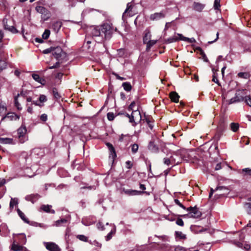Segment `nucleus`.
Returning a JSON list of instances; mask_svg holds the SVG:
<instances>
[{
    "label": "nucleus",
    "instance_id": "f257e3e1",
    "mask_svg": "<svg viewBox=\"0 0 251 251\" xmlns=\"http://www.w3.org/2000/svg\"><path fill=\"white\" fill-rule=\"evenodd\" d=\"M101 34H103L105 39L111 38L114 31H117V28L114 27L112 24L110 23H105L100 26Z\"/></svg>",
    "mask_w": 251,
    "mask_h": 251
},
{
    "label": "nucleus",
    "instance_id": "f03ea898",
    "mask_svg": "<svg viewBox=\"0 0 251 251\" xmlns=\"http://www.w3.org/2000/svg\"><path fill=\"white\" fill-rule=\"evenodd\" d=\"M27 129L25 124H22L17 130V138L19 143L23 144L28 140L26 135Z\"/></svg>",
    "mask_w": 251,
    "mask_h": 251
},
{
    "label": "nucleus",
    "instance_id": "7ed1b4c3",
    "mask_svg": "<svg viewBox=\"0 0 251 251\" xmlns=\"http://www.w3.org/2000/svg\"><path fill=\"white\" fill-rule=\"evenodd\" d=\"M186 210L189 211L187 216L190 218H200L202 215L201 212L196 207H189L186 209Z\"/></svg>",
    "mask_w": 251,
    "mask_h": 251
},
{
    "label": "nucleus",
    "instance_id": "20e7f679",
    "mask_svg": "<svg viewBox=\"0 0 251 251\" xmlns=\"http://www.w3.org/2000/svg\"><path fill=\"white\" fill-rule=\"evenodd\" d=\"M141 119L142 117L140 112L138 109H136L135 110H133V111L132 112L130 117L129 122L133 123V126H135L137 124L138 122H139Z\"/></svg>",
    "mask_w": 251,
    "mask_h": 251
},
{
    "label": "nucleus",
    "instance_id": "39448f33",
    "mask_svg": "<svg viewBox=\"0 0 251 251\" xmlns=\"http://www.w3.org/2000/svg\"><path fill=\"white\" fill-rule=\"evenodd\" d=\"M52 55L57 60H60L66 56V53L63 51L62 49L59 47L53 48Z\"/></svg>",
    "mask_w": 251,
    "mask_h": 251
},
{
    "label": "nucleus",
    "instance_id": "423d86ee",
    "mask_svg": "<svg viewBox=\"0 0 251 251\" xmlns=\"http://www.w3.org/2000/svg\"><path fill=\"white\" fill-rule=\"evenodd\" d=\"M46 248L49 251H60V249L57 245L53 242H46L43 243Z\"/></svg>",
    "mask_w": 251,
    "mask_h": 251
},
{
    "label": "nucleus",
    "instance_id": "0eeeda50",
    "mask_svg": "<svg viewBox=\"0 0 251 251\" xmlns=\"http://www.w3.org/2000/svg\"><path fill=\"white\" fill-rule=\"evenodd\" d=\"M164 163L167 165L171 164L177 165L181 162V159H176L174 156H171L169 158H164L163 159Z\"/></svg>",
    "mask_w": 251,
    "mask_h": 251
},
{
    "label": "nucleus",
    "instance_id": "6e6552de",
    "mask_svg": "<svg viewBox=\"0 0 251 251\" xmlns=\"http://www.w3.org/2000/svg\"><path fill=\"white\" fill-rule=\"evenodd\" d=\"M11 250L12 251H25L26 248L20 245L18 242L14 240L10 247Z\"/></svg>",
    "mask_w": 251,
    "mask_h": 251
},
{
    "label": "nucleus",
    "instance_id": "1a4fd4ad",
    "mask_svg": "<svg viewBox=\"0 0 251 251\" xmlns=\"http://www.w3.org/2000/svg\"><path fill=\"white\" fill-rule=\"evenodd\" d=\"M165 17V14L163 12H156L150 15V18L152 21H157Z\"/></svg>",
    "mask_w": 251,
    "mask_h": 251
},
{
    "label": "nucleus",
    "instance_id": "9d476101",
    "mask_svg": "<svg viewBox=\"0 0 251 251\" xmlns=\"http://www.w3.org/2000/svg\"><path fill=\"white\" fill-rule=\"evenodd\" d=\"M106 145L107 146L109 150V157H111L112 159H115L116 157V153L115 149L113 147V145L110 143H106Z\"/></svg>",
    "mask_w": 251,
    "mask_h": 251
},
{
    "label": "nucleus",
    "instance_id": "9b49d317",
    "mask_svg": "<svg viewBox=\"0 0 251 251\" xmlns=\"http://www.w3.org/2000/svg\"><path fill=\"white\" fill-rule=\"evenodd\" d=\"M123 192L124 193L127 195L128 196H136V195H140L142 194H143L144 192L138 191V190H132V189H123Z\"/></svg>",
    "mask_w": 251,
    "mask_h": 251
},
{
    "label": "nucleus",
    "instance_id": "f8f14e48",
    "mask_svg": "<svg viewBox=\"0 0 251 251\" xmlns=\"http://www.w3.org/2000/svg\"><path fill=\"white\" fill-rule=\"evenodd\" d=\"M40 198V196L38 194H31L29 195H27L25 199L27 201H30L32 203H34L36 202L39 198Z\"/></svg>",
    "mask_w": 251,
    "mask_h": 251
},
{
    "label": "nucleus",
    "instance_id": "ddd939ff",
    "mask_svg": "<svg viewBox=\"0 0 251 251\" xmlns=\"http://www.w3.org/2000/svg\"><path fill=\"white\" fill-rule=\"evenodd\" d=\"M20 117V115H17L14 112H9L6 114L4 118L8 119L10 121H17L19 120Z\"/></svg>",
    "mask_w": 251,
    "mask_h": 251
},
{
    "label": "nucleus",
    "instance_id": "4468645a",
    "mask_svg": "<svg viewBox=\"0 0 251 251\" xmlns=\"http://www.w3.org/2000/svg\"><path fill=\"white\" fill-rule=\"evenodd\" d=\"M91 34L93 37H102L100 28L99 27H94L91 28Z\"/></svg>",
    "mask_w": 251,
    "mask_h": 251
},
{
    "label": "nucleus",
    "instance_id": "2eb2a0df",
    "mask_svg": "<svg viewBox=\"0 0 251 251\" xmlns=\"http://www.w3.org/2000/svg\"><path fill=\"white\" fill-rule=\"evenodd\" d=\"M51 207H52V206L51 205L43 204L41 206L40 209H41V210H42L46 212H47V213L50 212L51 213L54 214L55 213V211L54 210L51 209Z\"/></svg>",
    "mask_w": 251,
    "mask_h": 251
},
{
    "label": "nucleus",
    "instance_id": "dca6fc26",
    "mask_svg": "<svg viewBox=\"0 0 251 251\" xmlns=\"http://www.w3.org/2000/svg\"><path fill=\"white\" fill-rule=\"evenodd\" d=\"M180 40L179 36L177 35V33L175 34L172 37H169L165 40V43L166 44H170L174 42H177Z\"/></svg>",
    "mask_w": 251,
    "mask_h": 251
},
{
    "label": "nucleus",
    "instance_id": "f3484780",
    "mask_svg": "<svg viewBox=\"0 0 251 251\" xmlns=\"http://www.w3.org/2000/svg\"><path fill=\"white\" fill-rule=\"evenodd\" d=\"M4 28L13 34L17 33L19 32L18 30L15 27V26L13 25H9L7 23H4Z\"/></svg>",
    "mask_w": 251,
    "mask_h": 251
},
{
    "label": "nucleus",
    "instance_id": "a211bd4d",
    "mask_svg": "<svg viewBox=\"0 0 251 251\" xmlns=\"http://www.w3.org/2000/svg\"><path fill=\"white\" fill-rule=\"evenodd\" d=\"M32 78L37 82L41 84L42 85H44L46 83L45 80L41 78L39 75L37 74H32Z\"/></svg>",
    "mask_w": 251,
    "mask_h": 251
},
{
    "label": "nucleus",
    "instance_id": "6ab92c4d",
    "mask_svg": "<svg viewBox=\"0 0 251 251\" xmlns=\"http://www.w3.org/2000/svg\"><path fill=\"white\" fill-rule=\"evenodd\" d=\"M177 35L179 36V39L181 41H184L190 43H193L196 42V40L194 38H188L184 37L182 34L177 33Z\"/></svg>",
    "mask_w": 251,
    "mask_h": 251
},
{
    "label": "nucleus",
    "instance_id": "aec40b11",
    "mask_svg": "<svg viewBox=\"0 0 251 251\" xmlns=\"http://www.w3.org/2000/svg\"><path fill=\"white\" fill-rule=\"evenodd\" d=\"M62 26V23L60 21H56L52 24L51 28L55 32H58Z\"/></svg>",
    "mask_w": 251,
    "mask_h": 251
},
{
    "label": "nucleus",
    "instance_id": "412c9836",
    "mask_svg": "<svg viewBox=\"0 0 251 251\" xmlns=\"http://www.w3.org/2000/svg\"><path fill=\"white\" fill-rule=\"evenodd\" d=\"M204 7V5L199 2H194L193 4L194 9L198 12L201 11Z\"/></svg>",
    "mask_w": 251,
    "mask_h": 251
},
{
    "label": "nucleus",
    "instance_id": "4be33fe9",
    "mask_svg": "<svg viewBox=\"0 0 251 251\" xmlns=\"http://www.w3.org/2000/svg\"><path fill=\"white\" fill-rule=\"evenodd\" d=\"M170 98L173 101L177 102L179 100V96L176 92H172L170 94Z\"/></svg>",
    "mask_w": 251,
    "mask_h": 251
},
{
    "label": "nucleus",
    "instance_id": "5701e85b",
    "mask_svg": "<svg viewBox=\"0 0 251 251\" xmlns=\"http://www.w3.org/2000/svg\"><path fill=\"white\" fill-rule=\"evenodd\" d=\"M13 139L9 138L0 137V144H12Z\"/></svg>",
    "mask_w": 251,
    "mask_h": 251
},
{
    "label": "nucleus",
    "instance_id": "b1692460",
    "mask_svg": "<svg viewBox=\"0 0 251 251\" xmlns=\"http://www.w3.org/2000/svg\"><path fill=\"white\" fill-rule=\"evenodd\" d=\"M17 212L18 213L19 216L20 217V218L26 223L29 224V221L28 219L26 217L25 214L22 212L20 209L17 210Z\"/></svg>",
    "mask_w": 251,
    "mask_h": 251
},
{
    "label": "nucleus",
    "instance_id": "393cba45",
    "mask_svg": "<svg viewBox=\"0 0 251 251\" xmlns=\"http://www.w3.org/2000/svg\"><path fill=\"white\" fill-rule=\"evenodd\" d=\"M67 220L65 219H61L55 222L53 226H61L64 224H67Z\"/></svg>",
    "mask_w": 251,
    "mask_h": 251
},
{
    "label": "nucleus",
    "instance_id": "a878e982",
    "mask_svg": "<svg viewBox=\"0 0 251 251\" xmlns=\"http://www.w3.org/2000/svg\"><path fill=\"white\" fill-rule=\"evenodd\" d=\"M18 204V200L17 198H11L10 201L9 207L11 210L14 208L15 206L17 205Z\"/></svg>",
    "mask_w": 251,
    "mask_h": 251
},
{
    "label": "nucleus",
    "instance_id": "bb28decb",
    "mask_svg": "<svg viewBox=\"0 0 251 251\" xmlns=\"http://www.w3.org/2000/svg\"><path fill=\"white\" fill-rule=\"evenodd\" d=\"M20 96V94H17L16 96L14 98V105L16 107L18 110H21L22 109V107L21 104L19 103L18 101V97Z\"/></svg>",
    "mask_w": 251,
    "mask_h": 251
},
{
    "label": "nucleus",
    "instance_id": "cd10ccee",
    "mask_svg": "<svg viewBox=\"0 0 251 251\" xmlns=\"http://www.w3.org/2000/svg\"><path fill=\"white\" fill-rule=\"evenodd\" d=\"M116 232V226H114L113 228L111 230L110 232L107 234V235L106 236L105 239L106 241H109L110 240L112 236Z\"/></svg>",
    "mask_w": 251,
    "mask_h": 251
},
{
    "label": "nucleus",
    "instance_id": "c85d7f7f",
    "mask_svg": "<svg viewBox=\"0 0 251 251\" xmlns=\"http://www.w3.org/2000/svg\"><path fill=\"white\" fill-rule=\"evenodd\" d=\"M157 40H151V39L148 41L145 44H147V50H149L151 48L157 43Z\"/></svg>",
    "mask_w": 251,
    "mask_h": 251
},
{
    "label": "nucleus",
    "instance_id": "c756f323",
    "mask_svg": "<svg viewBox=\"0 0 251 251\" xmlns=\"http://www.w3.org/2000/svg\"><path fill=\"white\" fill-rule=\"evenodd\" d=\"M148 148L149 150L153 152H156L158 151V148L157 146L151 141L149 143Z\"/></svg>",
    "mask_w": 251,
    "mask_h": 251
},
{
    "label": "nucleus",
    "instance_id": "7c9ffc66",
    "mask_svg": "<svg viewBox=\"0 0 251 251\" xmlns=\"http://www.w3.org/2000/svg\"><path fill=\"white\" fill-rule=\"evenodd\" d=\"M122 86L123 87L124 90L127 92H129L131 90V85L128 82H124L122 84Z\"/></svg>",
    "mask_w": 251,
    "mask_h": 251
},
{
    "label": "nucleus",
    "instance_id": "2f4dec72",
    "mask_svg": "<svg viewBox=\"0 0 251 251\" xmlns=\"http://www.w3.org/2000/svg\"><path fill=\"white\" fill-rule=\"evenodd\" d=\"M36 11L41 14H43L44 13H45L47 12V9L45 8L43 6H38L36 7Z\"/></svg>",
    "mask_w": 251,
    "mask_h": 251
},
{
    "label": "nucleus",
    "instance_id": "473e14b6",
    "mask_svg": "<svg viewBox=\"0 0 251 251\" xmlns=\"http://www.w3.org/2000/svg\"><path fill=\"white\" fill-rule=\"evenodd\" d=\"M239 124L237 123H232L230 124V128L233 132H236L239 128Z\"/></svg>",
    "mask_w": 251,
    "mask_h": 251
},
{
    "label": "nucleus",
    "instance_id": "72a5a7b5",
    "mask_svg": "<svg viewBox=\"0 0 251 251\" xmlns=\"http://www.w3.org/2000/svg\"><path fill=\"white\" fill-rule=\"evenodd\" d=\"M48 99L47 97L44 95H40L39 97V102L41 104H44V102L47 101Z\"/></svg>",
    "mask_w": 251,
    "mask_h": 251
},
{
    "label": "nucleus",
    "instance_id": "f704fd0d",
    "mask_svg": "<svg viewBox=\"0 0 251 251\" xmlns=\"http://www.w3.org/2000/svg\"><path fill=\"white\" fill-rule=\"evenodd\" d=\"M151 34L150 31L147 32L143 38V42L144 43H146L151 39Z\"/></svg>",
    "mask_w": 251,
    "mask_h": 251
},
{
    "label": "nucleus",
    "instance_id": "c9c22d12",
    "mask_svg": "<svg viewBox=\"0 0 251 251\" xmlns=\"http://www.w3.org/2000/svg\"><path fill=\"white\" fill-rule=\"evenodd\" d=\"M7 64L4 60H0V72L6 68Z\"/></svg>",
    "mask_w": 251,
    "mask_h": 251
},
{
    "label": "nucleus",
    "instance_id": "e433bc0d",
    "mask_svg": "<svg viewBox=\"0 0 251 251\" xmlns=\"http://www.w3.org/2000/svg\"><path fill=\"white\" fill-rule=\"evenodd\" d=\"M221 0H215L214 3V8L215 10H220Z\"/></svg>",
    "mask_w": 251,
    "mask_h": 251
},
{
    "label": "nucleus",
    "instance_id": "4c0bfd02",
    "mask_svg": "<svg viewBox=\"0 0 251 251\" xmlns=\"http://www.w3.org/2000/svg\"><path fill=\"white\" fill-rule=\"evenodd\" d=\"M50 35V31L49 29H46L42 34V38L44 39H47Z\"/></svg>",
    "mask_w": 251,
    "mask_h": 251
},
{
    "label": "nucleus",
    "instance_id": "58836bf2",
    "mask_svg": "<svg viewBox=\"0 0 251 251\" xmlns=\"http://www.w3.org/2000/svg\"><path fill=\"white\" fill-rule=\"evenodd\" d=\"M21 238L20 243L22 244H25L26 242L25 235L24 233L20 234Z\"/></svg>",
    "mask_w": 251,
    "mask_h": 251
},
{
    "label": "nucleus",
    "instance_id": "ea45409f",
    "mask_svg": "<svg viewBox=\"0 0 251 251\" xmlns=\"http://www.w3.org/2000/svg\"><path fill=\"white\" fill-rule=\"evenodd\" d=\"M42 15V19H43L44 21H46L48 20L50 18V14L49 10H47V13H44Z\"/></svg>",
    "mask_w": 251,
    "mask_h": 251
},
{
    "label": "nucleus",
    "instance_id": "a19ab883",
    "mask_svg": "<svg viewBox=\"0 0 251 251\" xmlns=\"http://www.w3.org/2000/svg\"><path fill=\"white\" fill-rule=\"evenodd\" d=\"M131 151L133 153H135L138 150V145L137 144H134L131 145Z\"/></svg>",
    "mask_w": 251,
    "mask_h": 251
},
{
    "label": "nucleus",
    "instance_id": "79ce46f5",
    "mask_svg": "<svg viewBox=\"0 0 251 251\" xmlns=\"http://www.w3.org/2000/svg\"><path fill=\"white\" fill-rule=\"evenodd\" d=\"M238 246L240 248H242L243 247V248L246 251H248L250 249V245L246 243L244 244L243 243H239Z\"/></svg>",
    "mask_w": 251,
    "mask_h": 251
},
{
    "label": "nucleus",
    "instance_id": "37998d69",
    "mask_svg": "<svg viewBox=\"0 0 251 251\" xmlns=\"http://www.w3.org/2000/svg\"><path fill=\"white\" fill-rule=\"evenodd\" d=\"M131 8H132V4H131V3L128 2L127 4L126 8L125 10V11L123 15V17H124L125 16L126 13L129 12L131 10Z\"/></svg>",
    "mask_w": 251,
    "mask_h": 251
},
{
    "label": "nucleus",
    "instance_id": "c03bdc74",
    "mask_svg": "<svg viewBox=\"0 0 251 251\" xmlns=\"http://www.w3.org/2000/svg\"><path fill=\"white\" fill-rule=\"evenodd\" d=\"M77 238L79 240L84 241V242H87L88 241V238L83 235H78L77 236Z\"/></svg>",
    "mask_w": 251,
    "mask_h": 251
},
{
    "label": "nucleus",
    "instance_id": "a18cd8bd",
    "mask_svg": "<svg viewBox=\"0 0 251 251\" xmlns=\"http://www.w3.org/2000/svg\"><path fill=\"white\" fill-rule=\"evenodd\" d=\"M176 235L177 237H179L180 239H185V235L182 233L181 231H176Z\"/></svg>",
    "mask_w": 251,
    "mask_h": 251
},
{
    "label": "nucleus",
    "instance_id": "49530a36",
    "mask_svg": "<svg viewBox=\"0 0 251 251\" xmlns=\"http://www.w3.org/2000/svg\"><path fill=\"white\" fill-rule=\"evenodd\" d=\"M174 201L176 204L178 205L179 207H181L183 209H186V208L180 202V201L177 199H175Z\"/></svg>",
    "mask_w": 251,
    "mask_h": 251
},
{
    "label": "nucleus",
    "instance_id": "de8ad7c7",
    "mask_svg": "<svg viewBox=\"0 0 251 251\" xmlns=\"http://www.w3.org/2000/svg\"><path fill=\"white\" fill-rule=\"evenodd\" d=\"M245 101L249 106L251 107V97L250 96H246Z\"/></svg>",
    "mask_w": 251,
    "mask_h": 251
},
{
    "label": "nucleus",
    "instance_id": "09e8293b",
    "mask_svg": "<svg viewBox=\"0 0 251 251\" xmlns=\"http://www.w3.org/2000/svg\"><path fill=\"white\" fill-rule=\"evenodd\" d=\"M236 98L234 97V98H231L229 100V104H232L235 102H240L242 101V99H236Z\"/></svg>",
    "mask_w": 251,
    "mask_h": 251
},
{
    "label": "nucleus",
    "instance_id": "8fccbe9b",
    "mask_svg": "<svg viewBox=\"0 0 251 251\" xmlns=\"http://www.w3.org/2000/svg\"><path fill=\"white\" fill-rule=\"evenodd\" d=\"M236 98L234 97V98H231L229 100V104H232L235 102H240L242 101V99H236Z\"/></svg>",
    "mask_w": 251,
    "mask_h": 251
},
{
    "label": "nucleus",
    "instance_id": "3c124183",
    "mask_svg": "<svg viewBox=\"0 0 251 251\" xmlns=\"http://www.w3.org/2000/svg\"><path fill=\"white\" fill-rule=\"evenodd\" d=\"M107 119L109 121H112L115 118L114 114L113 113L109 112L107 114Z\"/></svg>",
    "mask_w": 251,
    "mask_h": 251
},
{
    "label": "nucleus",
    "instance_id": "603ef678",
    "mask_svg": "<svg viewBox=\"0 0 251 251\" xmlns=\"http://www.w3.org/2000/svg\"><path fill=\"white\" fill-rule=\"evenodd\" d=\"M26 107H27V111L30 113V114H32L33 113V107H32V104H26Z\"/></svg>",
    "mask_w": 251,
    "mask_h": 251
},
{
    "label": "nucleus",
    "instance_id": "864d4df0",
    "mask_svg": "<svg viewBox=\"0 0 251 251\" xmlns=\"http://www.w3.org/2000/svg\"><path fill=\"white\" fill-rule=\"evenodd\" d=\"M135 106V102L134 101H133L131 103V104L128 106V109L129 111H132L135 110L136 109H134V107Z\"/></svg>",
    "mask_w": 251,
    "mask_h": 251
},
{
    "label": "nucleus",
    "instance_id": "5fc2aeb1",
    "mask_svg": "<svg viewBox=\"0 0 251 251\" xmlns=\"http://www.w3.org/2000/svg\"><path fill=\"white\" fill-rule=\"evenodd\" d=\"M40 119L43 122H46L48 120V116L46 114H43L40 117Z\"/></svg>",
    "mask_w": 251,
    "mask_h": 251
},
{
    "label": "nucleus",
    "instance_id": "6e6d98bb",
    "mask_svg": "<svg viewBox=\"0 0 251 251\" xmlns=\"http://www.w3.org/2000/svg\"><path fill=\"white\" fill-rule=\"evenodd\" d=\"M146 122H147L149 127L151 129H152L153 127V123L150 121V120L148 118H146Z\"/></svg>",
    "mask_w": 251,
    "mask_h": 251
},
{
    "label": "nucleus",
    "instance_id": "4d7b16f0",
    "mask_svg": "<svg viewBox=\"0 0 251 251\" xmlns=\"http://www.w3.org/2000/svg\"><path fill=\"white\" fill-rule=\"evenodd\" d=\"M238 75L240 77L247 78L248 76V74L246 73L241 72L238 73Z\"/></svg>",
    "mask_w": 251,
    "mask_h": 251
},
{
    "label": "nucleus",
    "instance_id": "13d9d810",
    "mask_svg": "<svg viewBox=\"0 0 251 251\" xmlns=\"http://www.w3.org/2000/svg\"><path fill=\"white\" fill-rule=\"evenodd\" d=\"M31 104L32 105L34 104L36 106H39V107H43L44 105V104H41V103H40L39 100L32 101Z\"/></svg>",
    "mask_w": 251,
    "mask_h": 251
},
{
    "label": "nucleus",
    "instance_id": "bf43d9fd",
    "mask_svg": "<svg viewBox=\"0 0 251 251\" xmlns=\"http://www.w3.org/2000/svg\"><path fill=\"white\" fill-rule=\"evenodd\" d=\"M53 48L52 47H50V48L45 49L43 51V53L44 54H48L51 52L52 53Z\"/></svg>",
    "mask_w": 251,
    "mask_h": 251
},
{
    "label": "nucleus",
    "instance_id": "052dcab7",
    "mask_svg": "<svg viewBox=\"0 0 251 251\" xmlns=\"http://www.w3.org/2000/svg\"><path fill=\"white\" fill-rule=\"evenodd\" d=\"M52 92H53V96L54 97L58 99L59 98H60V95L59 94V93H58L57 91L56 90V89H54L52 91Z\"/></svg>",
    "mask_w": 251,
    "mask_h": 251
},
{
    "label": "nucleus",
    "instance_id": "680f3d73",
    "mask_svg": "<svg viewBox=\"0 0 251 251\" xmlns=\"http://www.w3.org/2000/svg\"><path fill=\"white\" fill-rule=\"evenodd\" d=\"M97 186L96 185H93V186H83L81 187L80 188L81 189H88L89 190H95L96 189Z\"/></svg>",
    "mask_w": 251,
    "mask_h": 251
},
{
    "label": "nucleus",
    "instance_id": "e2e57ef3",
    "mask_svg": "<svg viewBox=\"0 0 251 251\" xmlns=\"http://www.w3.org/2000/svg\"><path fill=\"white\" fill-rule=\"evenodd\" d=\"M133 164L130 161H127L126 162V168L129 169L132 168Z\"/></svg>",
    "mask_w": 251,
    "mask_h": 251
},
{
    "label": "nucleus",
    "instance_id": "0e129e2a",
    "mask_svg": "<svg viewBox=\"0 0 251 251\" xmlns=\"http://www.w3.org/2000/svg\"><path fill=\"white\" fill-rule=\"evenodd\" d=\"M242 172H245L247 175H251V169L245 168L242 170Z\"/></svg>",
    "mask_w": 251,
    "mask_h": 251
},
{
    "label": "nucleus",
    "instance_id": "69168bd1",
    "mask_svg": "<svg viewBox=\"0 0 251 251\" xmlns=\"http://www.w3.org/2000/svg\"><path fill=\"white\" fill-rule=\"evenodd\" d=\"M176 224L179 226H183L184 225L183 221L181 219H177L176 221Z\"/></svg>",
    "mask_w": 251,
    "mask_h": 251
},
{
    "label": "nucleus",
    "instance_id": "338daca9",
    "mask_svg": "<svg viewBox=\"0 0 251 251\" xmlns=\"http://www.w3.org/2000/svg\"><path fill=\"white\" fill-rule=\"evenodd\" d=\"M97 227L100 230H104V227H103V226L102 225V224L101 222H99L97 225Z\"/></svg>",
    "mask_w": 251,
    "mask_h": 251
},
{
    "label": "nucleus",
    "instance_id": "774afa93",
    "mask_svg": "<svg viewBox=\"0 0 251 251\" xmlns=\"http://www.w3.org/2000/svg\"><path fill=\"white\" fill-rule=\"evenodd\" d=\"M68 1L70 3L69 6L72 7L75 6L76 0H68Z\"/></svg>",
    "mask_w": 251,
    "mask_h": 251
}]
</instances>
